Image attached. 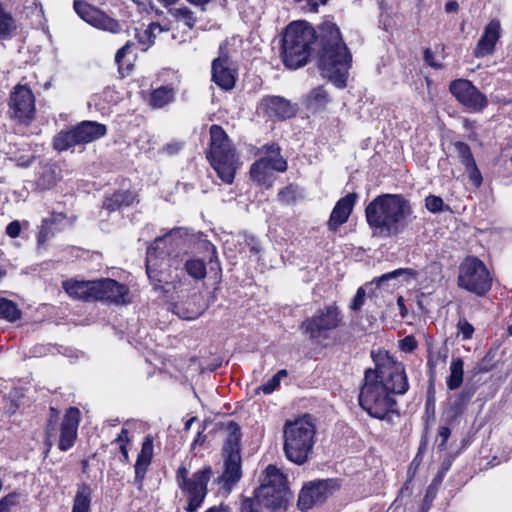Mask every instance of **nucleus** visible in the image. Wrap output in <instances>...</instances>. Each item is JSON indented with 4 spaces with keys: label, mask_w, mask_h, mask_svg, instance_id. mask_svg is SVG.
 Returning <instances> with one entry per match:
<instances>
[{
    "label": "nucleus",
    "mask_w": 512,
    "mask_h": 512,
    "mask_svg": "<svg viewBox=\"0 0 512 512\" xmlns=\"http://www.w3.org/2000/svg\"><path fill=\"white\" fill-rule=\"evenodd\" d=\"M19 501V493L11 492L0 499V512H10Z\"/></svg>",
    "instance_id": "obj_45"
},
{
    "label": "nucleus",
    "mask_w": 512,
    "mask_h": 512,
    "mask_svg": "<svg viewBox=\"0 0 512 512\" xmlns=\"http://www.w3.org/2000/svg\"><path fill=\"white\" fill-rule=\"evenodd\" d=\"M458 286L479 297L492 287V277L483 261L475 256L466 257L459 266Z\"/></svg>",
    "instance_id": "obj_9"
},
{
    "label": "nucleus",
    "mask_w": 512,
    "mask_h": 512,
    "mask_svg": "<svg viewBox=\"0 0 512 512\" xmlns=\"http://www.w3.org/2000/svg\"><path fill=\"white\" fill-rule=\"evenodd\" d=\"M146 273L155 288L168 284L171 280L170 264L164 250L148 246L146 253Z\"/></svg>",
    "instance_id": "obj_15"
},
{
    "label": "nucleus",
    "mask_w": 512,
    "mask_h": 512,
    "mask_svg": "<svg viewBox=\"0 0 512 512\" xmlns=\"http://www.w3.org/2000/svg\"><path fill=\"white\" fill-rule=\"evenodd\" d=\"M356 200L357 194L349 193L337 201L328 220V228L331 231H336L348 220Z\"/></svg>",
    "instance_id": "obj_23"
},
{
    "label": "nucleus",
    "mask_w": 512,
    "mask_h": 512,
    "mask_svg": "<svg viewBox=\"0 0 512 512\" xmlns=\"http://www.w3.org/2000/svg\"><path fill=\"white\" fill-rule=\"evenodd\" d=\"M135 199L136 195L131 191H118L105 199L103 207L109 212H113L131 206Z\"/></svg>",
    "instance_id": "obj_30"
},
{
    "label": "nucleus",
    "mask_w": 512,
    "mask_h": 512,
    "mask_svg": "<svg viewBox=\"0 0 512 512\" xmlns=\"http://www.w3.org/2000/svg\"><path fill=\"white\" fill-rule=\"evenodd\" d=\"M451 434L450 428L447 426H441L438 429L437 440L440 438V442L438 443V448L440 450H444L446 448V442Z\"/></svg>",
    "instance_id": "obj_57"
},
{
    "label": "nucleus",
    "mask_w": 512,
    "mask_h": 512,
    "mask_svg": "<svg viewBox=\"0 0 512 512\" xmlns=\"http://www.w3.org/2000/svg\"><path fill=\"white\" fill-rule=\"evenodd\" d=\"M205 512H231V509L227 505L220 504L219 506H212Z\"/></svg>",
    "instance_id": "obj_64"
},
{
    "label": "nucleus",
    "mask_w": 512,
    "mask_h": 512,
    "mask_svg": "<svg viewBox=\"0 0 512 512\" xmlns=\"http://www.w3.org/2000/svg\"><path fill=\"white\" fill-rule=\"evenodd\" d=\"M206 309L203 297L200 294H193L184 302L173 305V313L184 320H194L198 318Z\"/></svg>",
    "instance_id": "obj_26"
},
{
    "label": "nucleus",
    "mask_w": 512,
    "mask_h": 512,
    "mask_svg": "<svg viewBox=\"0 0 512 512\" xmlns=\"http://www.w3.org/2000/svg\"><path fill=\"white\" fill-rule=\"evenodd\" d=\"M408 388L404 365L387 357L375 369L365 371L359 404L371 417L391 422L398 416L393 395H403Z\"/></svg>",
    "instance_id": "obj_2"
},
{
    "label": "nucleus",
    "mask_w": 512,
    "mask_h": 512,
    "mask_svg": "<svg viewBox=\"0 0 512 512\" xmlns=\"http://www.w3.org/2000/svg\"><path fill=\"white\" fill-rule=\"evenodd\" d=\"M424 60L429 66H431L433 68L441 67V64L434 61V54L431 51V49H429V48L425 49V51H424Z\"/></svg>",
    "instance_id": "obj_61"
},
{
    "label": "nucleus",
    "mask_w": 512,
    "mask_h": 512,
    "mask_svg": "<svg viewBox=\"0 0 512 512\" xmlns=\"http://www.w3.org/2000/svg\"><path fill=\"white\" fill-rule=\"evenodd\" d=\"M448 357V348L446 346L436 347L432 344L428 346L427 366L429 369L430 380H434L437 374V367L444 365Z\"/></svg>",
    "instance_id": "obj_29"
},
{
    "label": "nucleus",
    "mask_w": 512,
    "mask_h": 512,
    "mask_svg": "<svg viewBox=\"0 0 512 512\" xmlns=\"http://www.w3.org/2000/svg\"><path fill=\"white\" fill-rule=\"evenodd\" d=\"M458 332L461 333L463 340H469L474 333V327L467 321L466 318H460L457 323Z\"/></svg>",
    "instance_id": "obj_49"
},
{
    "label": "nucleus",
    "mask_w": 512,
    "mask_h": 512,
    "mask_svg": "<svg viewBox=\"0 0 512 512\" xmlns=\"http://www.w3.org/2000/svg\"><path fill=\"white\" fill-rule=\"evenodd\" d=\"M450 93L468 111L478 113L488 106V99L470 80L459 78L449 84Z\"/></svg>",
    "instance_id": "obj_12"
},
{
    "label": "nucleus",
    "mask_w": 512,
    "mask_h": 512,
    "mask_svg": "<svg viewBox=\"0 0 512 512\" xmlns=\"http://www.w3.org/2000/svg\"><path fill=\"white\" fill-rule=\"evenodd\" d=\"M262 483L276 488H288L286 476L275 465H268Z\"/></svg>",
    "instance_id": "obj_35"
},
{
    "label": "nucleus",
    "mask_w": 512,
    "mask_h": 512,
    "mask_svg": "<svg viewBox=\"0 0 512 512\" xmlns=\"http://www.w3.org/2000/svg\"><path fill=\"white\" fill-rule=\"evenodd\" d=\"M443 477H444V472H439L437 474V476L433 479V481L431 482V484L429 485L428 489H427V493H426V496H425V500L427 499V497L429 496V493L430 491L435 487L437 488L438 485H440V483L442 482L443 480Z\"/></svg>",
    "instance_id": "obj_63"
},
{
    "label": "nucleus",
    "mask_w": 512,
    "mask_h": 512,
    "mask_svg": "<svg viewBox=\"0 0 512 512\" xmlns=\"http://www.w3.org/2000/svg\"><path fill=\"white\" fill-rule=\"evenodd\" d=\"M297 104L281 96L268 95L261 99L258 110L272 120H285L297 112Z\"/></svg>",
    "instance_id": "obj_16"
},
{
    "label": "nucleus",
    "mask_w": 512,
    "mask_h": 512,
    "mask_svg": "<svg viewBox=\"0 0 512 512\" xmlns=\"http://www.w3.org/2000/svg\"><path fill=\"white\" fill-rule=\"evenodd\" d=\"M51 223L52 220L50 219L43 220V223L37 235V243L39 247L43 246L46 243V241L49 240L54 235V233L50 229Z\"/></svg>",
    "instance_id": "obj_43"
},
{
    "label": "nucleus",
    "mask_w": 512,
    "mask_h": 512,
    "mask_svg": "<svg viewBox=\"0 0 512 512\" xmlns=\"http://www.w3.org/2000/svg\"><path fill=\"white\" fill-rule=\"evenodd\" d=\"M58 417V411L54 407H50V420L46 428V445L48 449L51 448L52 442L50 438L53 436V433L55 431V426L53 424V419H57Z\"/></svg>",
    "instance_id": "obj_52"
},
{
    "label": "nucleus",
    "mask_w": 512,
    "mask_h": 512,
    "mask_svg": "<svg viewBox=\"0 0 512 512\" xmlns=\"http://www.w3.org/2000/svg\"><path fill=\"white\" fill-rule=\"evenodd\" d=\"M184 269L194 280H202L206 277V263L200 258H190L186 260Z\"/></svg>",
    "instance_id": "obj_37"
},
{
    "label": "nucleus",
    "mask_w": 512,
    "mask_h": 512,
    "mask_svg": "<svg viewBox=\"0 0 512 512\" xmlns=\"http://www.w3.org/2000/svg\"><path fill=\"white\" fill-rule=\"evenodd\" d=\"M129 432L126 428H122L120 433L115 438L114 442L127 445L130 442V438L128 436Z\"/></svg>",
    "instance_id": "obj_62"
},
{
    "label": "nucleus",
    "mask_w": 512,
    "mask_h": 512,
    "mask_svg": "<svg viewBox=\"0 0 512 512\" xmlns=\"http://www.w3.org/2000/svg\"><path fill=\"white\" fill-rule=\"evenodd\" d=\"M465 170L468 174L469 180L472 182V184L478 188L482 185L483 178L480 170L477 167L476 161L473 163L465 166Z\"/></svg>",
    "instance_id": "obj_44"
},
{
    "label": "nucleus",
    "mask_w": 512,
    "mask_h": 512,
    "mask_svg": "<svg viewBox=\"0 0 512 512\" xmlns=\"http://www.w3.org/2000/svg\"><path fill=\"white\" fill-rule=\"evenodd\" d=\"M309 101L317 106H322L328 101V95L323 87L313 89L309 94Z\"/></svg>",
    "instance_id": "obj_47"
},
{
    "label": "nucleus",
    "mask_w": 512,
    "mask_h": 512,
    "mask_svg": "<svg viewBox=\"0 0 512 512\" xmlns=\"http://www.w3.org/2000/svg\"><path fill=\"white\" fill-rule=\"evenodd\" d=\"M365 295V290L362 287L358 288L352 302L350 303V309L353 311H359L364 304Z\"/></svg>",
    "instance_id": "obj_54"
},
{
    "label": "nucleus",
    "mask_w": 512,
    "mask_h": 512,
    "mask_svg": "<svg viewBox=\"0 0 512 512\" xmlns=\"http://www.w3.org/2000/svg\"><path fill=\"white\" fill-rule=\"evenodd\" d=\"M289 495V488H276L261 483L255 490L253 499L273 511H280L286 508Z\"/></svg>",
    "instance_id": "obj_18"
},
{
    "label": "nucleus",
    "mask_w": 512,
    "mask_h": 512,
    "mask_svg": "<svg viewBox=\"0 0 512 512\" xmlns=\"http://www.w3.org/2000/svg\"><path fill=\"white\" fill-rule=\"evenodd\" d=\"M454 149L457 153L458 158L461 163L465 166L473 163L475 161L472 151L468 144L462 141H456L454 144Z\"/></svg>",
    "instance_id": "obj_40"
},
{
    "label": "nucleus",
    "mask_w": 512,
    "mask_h": 512,
    "mask_svg": "<svg viewBox=\"0 0 512 512\" xmlns=\"http://www.w3.org/2000/svg\"><path fill=\"white\" fill-rule=\"evenodd\" d=\"M17 30V23L14 17L3 8L0 3V38L10 39Z\"/></svg>",
    "instance_id": "obj_36"
},
{
    "label": "nucleus",
    "mask_w": 512,
    "mask_h": 512,
    "mask_svg": "<svg viewBox=\"0 0 512 512\" xmlns=\"http://www.w3.org/2000/svg\"><path fill=\"white\" fill-rule=\"evenodd\" d=\"M210 144L206 157L218 177L226 184L234 181L240 167L239 157L225 130L216 124L210 127Z\"/></svg>",
    "instance_id": "obj_4"
},
{
    "label": "nucleus",
    "mask_w": 512,
    "mask_h": 512,
    "mask_svg": "<svg viewBox=\"0 0 512 512\" xmlns=\"http://www.w3.org/2000/svg\"><path fill=\"white\" fill-rule=\"evenodd\" d=\"M278 199L283 203H291L296 199V188L289 185L278 192Z\"/></svg>",
    "instance_id": "obj_51"
},
{
    "label": "nucleus",
    "mask_w": 512,
    "mask_h": 512,
    "mask_svg": "<svg viewBox=\"0 0 512 512\" xmlns=\"http://www.w3.org/2000/svg\"><path fill=\"white\" fill-rule=\"evenodd\" d=\"M56 183V175L53 169L46 168L43 170L37 180V184L42 189H49Z\"/></svg>",
    "instance_id": "obj_41"
},
{
    "label": "nucleus",
    "mask_w": 512,
    "mask_h": 512,
    "mask_svg": "<svg viewBox=\"0 0 512 512\" xmlns=\"http://www.w3.org/2000/svg\"><path fill=\"white\" fill-rule=\"evenodd\" d=\"M464 362L460 357L454 358L450 364V375L446 380L449 390H457L463 383Z\"/></svg>",
    "instance_id": "obj_32"
},
{
    "label": "nucleus",
    "mask_w": 512,
    "mask_h": 512,
    "mask_svg": "<svg viewBox=\"0 0 512 512\" xmlns=\"http://www.w3.org/2000/svg\"><path fill=\"white\" fill-rule=\"evenodd\" d=\"M399 347L402 351L410 353L417 348V341L414 336L408 335L400 340Z\"/></svg>",
    "instance_id": "obj_55"
},
{
    "label": "nucleus",
    "mask_w": 512,
    "mask_h": 512,
    "mask_svg": "<svg viewBox=\"0 0 512 512\" xmlns=\"http://www.w3.org/2000/svg\"><path fill=\"white\" fill-rule=\"evenodd\" d=\"M227 438L223 446L224 471L218 478L219 484L229 493L242 476L240 454L241 428L238 423L227 424Z\"/></svg>",
    "instance_id": "obj_6"
},
{
    "label": "nucleus",
    "mask_w": 512,
    "mask_h": 512,
    "mask_svg": "<svg viewBox=\"0 0 512 512\" xmlns=\"http://www.w3.org/2000/svg\"><path fill=\"white\" fill-rule=\"evenodd\" d=\"M318 46V65L323 77L336 87L344 88L352 63V54L342 39L339 27L330 20L323 21L315 30L307 21L290 23L282 41V61L289 69L307 64Z\"/></svg>",
    "instance_id": "obj_1"
},
{
    "label": "nucleus",
    "mask_w": 512,
    "mask_h": 512,
    "mask_svg": "<svg viewBox=\"0 0 512 512\" xmlns=\"http://www.w3.org/2000/svg\"><path fill=\"white\" fill-rule=\"evenodd\" d=\"M128 288L117 281L105 278L97 280L96 301H108L115 304L126 303Z\"/></svg>",
    "instance_id": "obj_21"
},
{
    "label": "nucleus",
    "mask_w": 512,
    "mask_h": 512,
    "mask_svg": "<svg viewBox=\"0 0 512 512\" xmlns=\"http://www.w3.org/2000/svg\"><path fill=\"white\" fill-rule=\"evenodd\" d=\"M21 311L11 300L0 297V318L9 322H15L21 318Z\"/></svg>",
    "instance_id": "obj_38"
},
{
    "label": "nucleus",
    "mask_w": 512,
    "mask_h": 512,
    "mask_svg": "<svg viewBox=\"0 0 512 512\" xmlns=\"http://www.w3.org/2000/svg\"><path fill=\"white\" fill-rule=\"evenodd\" d=\"M262 150L265 152V157H271V158H278L282 157L280 154V147L279 145L272 143V144H266L262 147Z\"/></svg>",
    "instance_id": "obj_58"
},
{
    "label": "nucleus",
    "mask_w": 512,
    "mask_h": 512,
    "mask_svg": "<svg viewBox=\"0 0 512 512\" xmlns=\"http://www.w3.org/2000/svg\"><path fill=\"white\" fill-rule=\"evenodd\" d=\"M80 145L74 128L60 131L53 139V148L59 152Z\"/></svg>",
    "instance_id": "obj_33"
},
{
    "label": "nucleus",
    "mask_w": 512,
    "mask_h": 512,
    "mask_svg": "<svg viewBox=\"0 0 512 512\" xmlns=\"http://www.w3.org/2000/svg\"><path fill=\"white\" fill-rule=\"evenodd\" d=\"M80 421L79 409L77 407H70L66 411L60 427L58 448L61 451H67L75 444Z\"/></svg>",
    "instance_id": "obj_20"
},
{
    "label": "nucleus",
    "mask_w": 512,
    "mask_h": 512,
    "mask_svg": "<svg viewBox=\"0 0 512 512\" xmlns=\"http://www.w3.org/2000/svg\"><path fill=\"white\" fill-rule=\"evenodd\" d=\"M92 501V489L86 483L77 485L76 495L73 500L72 512H90Z\"/></svg>",
    "instance_id": "obj_31"
},
{
    "label": "nucleus",
    "mask_w": 512,
    "mask_h": 512,
    "mask_svg": "<svg viewBox=\"0 0 512 512\" xmlns=\"http://www.w3.org/2000/svg\"><path fill=\"white\" fill-rule=\"evenodd\" d=\"M280 381L278 380V377L273 376L271 379H269L266 383L259 386L257 388V391H262L264 394H271L276 390V388L279 386Z\"/></svg>",
    "instance_id": "obj_56"
},
{
    "label": "nucleus",
    "mask_w": 512,
    "mask_h": 512,
    "mask_svg": "<svg viewBox=\"0 0 512 512\" xmlns=\"http://www.w3.org/2000/svg\"><path fill=\"white\" fill-rule=\"evenodd\" d=\"M261 505L253 498H243L238 512H262Z\"/></svg>",
    "instance_id": "obj_48"
},
{
    "label": "nucleus",
    "mask_w": 512,
    "mask_h": 512,
    "mask_svg": "<svg viewBox=\"0 0 512 512\" xmlns=\"http://www.w3.org/2000/svg\"><path fill=\"white\" fill-rule=\"evenodd\" d=\"M338 488L339 484L335 479L310 481L302 487L297 506L301 511H307L316 505H321Z\"/></svg>",
    "instance_id": "obj_11"
},
{
    "label": "nucleus",
    "mask_w": 512,
    "mask_h": 512,
    "mask_svg": "<svg viewBox=\"0 0 512 512\" xmlns=\"http://www.w3.org/2000/svg\"><path fill=\"white\" fill-rule=\"evenodd\" d=\"M425 207L431 213H439L443 211L444 201L439 196L429 195L425 199Z\"/></svg>",
    "instance_id": "obj_46"
},
{
    "label": "nucleus",
    "mask_w": 512,
    "mask_h": 512,
    "mask_svg": "<svg viewBox=\"0 0 512 512\" xmlns=\"http://www.w3.org/2000/svg\"><path fill=\"white\" fill-rule=\"evenodd\" d=\"M212 476L210 466L195 472L188 477V469L181 465L176 472V483L182 493L187 496L188 503L184 507L187 512H196L202 505L208 493V482Z\"/></svg>",
    "instance_id": "obj_8"
},
{
    "label": "nucleus",
    "mask_w": 512,
    "mask_h": 512,
    "mask_svg": "<svg viewBox=\"0 0 512 512\" xmlns=\"http://www.w3.org/2000/svg\"><path fill=\"white\" fill-rule=\"evenodd\" d=\"M21 231V224L19 221H12L6 227V233L11 238H16L19 236Z\"/></svg>",
    "instance_id": "obj_59"
},
{
    "label": "nucleus",
    "mask_w": 512,
    "mask_h": 512,
    "mask_svg": "<svg viewBox=\"0 0 512 512\" xmlns=\"http://www.w3.org/2000/svg\"><path fill=\"white\" fill-rule=\"evenodd\" d=\"M153 437L147 435L142 443L141 451L137 456L135 463L134 484L141 491L143 489V481L153 456Z\"/></svg>",
    "instance_id": "obj_24"
},
{
    "label": "nucleus",
    "mask_w": 512,
    "mask_h": 512,
    "mask_svg": "<svg viewBox=\"0 0 512 512\" xmlns=\"http://www.w3.org/2000/svg\"><path fill=\"white\" fill-rule=\"evenodd\" d=\"M130 43H126L123 47H121L116 55H115V62L118 64V67H119V72L122 73V70H123V63H122V59L124 58V56L126 55V53L128 52V50L130 49Z\"/></svg>",
    "instance_id": "obj_60"
},
{
    "label": "nucleus",
    "mask_w": 512,
    "mask_h": 512,
    "mask_svg": "<svg viewBox=\"0 0 512 512\" xmlns=\"http://www.w3.org/2000/svg\"><path fill=\"white\" fill-rule=\"evenodd\" d=\"M160 29L158 25L152 24L148 29H145L142 33L137 34V38L140 44L143 45L142 50H147L153 43V30Z\"/></svg>",
    "instance_id": "obj_42"
},
{
    "label": "nucleus",
    "mask_w": 512,
    "mask_h": 512,
    "mask_svg": "<svg viewBox=\"0 0 512 512\" xmlns=\"http://www.w3.org/2000/svg\"><path fill=\"white\" fill-rule=\"evenodd\" d=\"M283 434L286 458L297 465L304 464L315 443V427L310 416L305 415L295 421L286 422Z\"/></svg>",
    "instance_id": "obj_5"
},
{
    "label": "nucleus",
    "mask_w": 512,
    "mask_h": 512,
    "mask_svg": "<svg viewBox=\"0 0 512 512\" xmlns=\"http://www.w3.org/2000/svg\"><path fill=\"white\" fill-rule=\"evenodd\" d=\"M171 15L179 22H183L188 29H192L196 23L194 13L187 7L170 10Z\"/></svg>",
    "instance_id": "obj_39"
},
{
    "label": "nucleus",
    "mask_w": 512,
    "mask_h": 512,
    "mask_svg": "<svg viewBox=\"0 0 512 512\" xmlns=\"http://www.w3.org/2000/svg\"><path fill=\"white\" fill-rule=\"evenodd\" d=\"M74 131L80 145H82L102 138L106 134L107 129L104 124L95 121H83L74 127Z\"/></svg>",
    "instance_id": "obj_27"
},
{
    "label": "nucleus",
    "mask_w": 512,
    "mask_h": 512,
    "mask_svg": "<svg viewBox=\"0 0 512 512\" xmlns=\"http://www.w3.org/2000/svg\"><path fill=\"white\" fill-rule=\"evenodd\" d=\"M288 164L283 157H261L250 167V177L257 185L270 188L275 180L274 171L285 172Z\"/></svg>",
    "instance_id": "obj_14"
},
{
    "label": "nucleus",
    "mask_w": 512,
    "mask_h": 512,
    "mask_svg": "<svg viewBox=\"0 0 512 512\" xmlns=\"http://www.w3.org/2000/svg\"><path fill=\"white\" fill-rule=\"evenodd\" d=\"M73 8L83 21L96 29L112 34H118L122 31V25L118 20L84 0H74Z\"/></svg>",
    "instance_id": "obj_13"
},
{
    "label": "nucleus",
    "mask_w": 512,
    "mask_h": 512,
    "mask_svg": "<svg viewBox=\"0 0 512 512\" xmlns=\"http://www.w3.org/2000/svg\"><path fill=\"white\" fill-rule=\"evenodd\" d=\"M412 214L410 202L400 194H382L365 208V217L374 236L391 237L402 233Z\"/></svg>",
    "instance_id": "obj_3"
},
{
    "label": "nucleus",
    "mask_w": 512,
    "mask_h": 512,
    "mask_svg": "<svg viewBox=\"0 0 512 512\" xmlns=\"http://www.w3.org/2000/svg\"><path fill=\"white\" fill-rule=\"evenodd\" d=\"M501 36V26L498 20H491L485 27L475 49L474 56L482 58L492 55L495 51L496 43Z\"/></svg>",
    "instance_id": "obj_22"
},
{
    "label": "nucleus",
    "mask_w": 512,
    "mask_h": 512,
    "mask_svg": "<svg viewBox=\"0 0 512 512\" xmlns=\"http://www.w3.org/2000/svg\"><path fill=\"white\" fill-rule=\"evenodd\" d=\"M175 91L171 86H161L151 93L150 104L155 108H162L172 102Z\"/></svg>",
    "instance_id": "obj_34"
},
{
    "label": "nucleus",
    "mask_w": 512,
    "mask_h": 512,
    "mask_svg": "<svg viewBox=\"0 0 512 512\" xmlns=\"http://www.w3.org/2000/svg\"><path fill=\"white\" fill-rule=\"evenodd\" d=\"M8 114L19 124L29 125L35 118V96L27 85L17 84L10 93Z\"/></svg>",
    "instance_id": "obj_10"
},
{
    "label": "nucleus",
    "mask_w": 512,
    "mask_h": 512,
    "mask_svg": "<svg viewBox=\"0 0 512 512\" xmlns=\"http://www.w3.org/2000/svg\"><path fill=\"white\" fill-rule=\"evenodd\" d=\"M226 47L221 44L219 56L212 61V80L220 88L230 90L235 85V77Z\"/></svg>",
    "instance_id": "obj_17"
},
{
    "label": "nucleus",
    "mask_w": 512,
    "mask_h": 512,
    "mask_svg": "<svg viewBox=\"0 0 512 512\" xmlns=\"http://www.w3.org/2000/svg\"><path fill=\"white\" fill-rule=\"evenodd\" d=\"M343 322V314L336 303L319 308L311 317L300 325L302 333L311 341L320 343L328 339V333L339 328Z\"/></svg>",
    "instance_id": "obj_7"
},
{
    "label": "nucleus",
    "mask_w": 512,
    "mask_h": 512,
    "mask_svg": "<svg viewBox=\"0 0 512 512\" xmlns=\"http://www.w3.org/2000/svg\"><path fill=\"white\" fill-rule=\"evenodd\" d=\"M189 230L184 227H176L161 237L155 238L149 247L157 248V251L164 250L165 256L171 255L176 250L183 249L189 241Z\"/></svg>",
    "instance_id": "obj_19"
},
{
    "label": "nucleus",
    "mask_w": 512,
    "mask_h": 512,
    "mask_svg": "<svg viewBox=\"0 0 512 512\" xmlns=\"http://www.w3.org/2000/svg\"><path fill=\"white\" fill-rule=\"evenodd\" d=\"M406 273H411V270L410 269H404V268L396 269V270H394L392 272L383 274L379 278L375 279L374 282L376 283V285L378 287H381L385 282H387L389 280H392V279H395L398 276L406 274Z\"/></svg>",
    "instance_id": "obj_50"
},
{
    "label": "nucleus",
    "mask_w": 512,
    "mask_h": 512,
    "mask_svg": "<svg viewBox=\"0 0 512 512\" xmlns=\"http://www.w3.org/2000/svg\"><path fill=\"white\" fill-rule=\"evenodd\" d=\"M302 10L308 12H316L320 5H323L327 0H295Z\"/></svg>",
    "instance_id": "obj_53"
},
{
    "label": "nucleus",
    "mask_w": 512,
    "mask_h": 512,
    "mask_svg": "<svg viewBox=\"0 0 512 512\" xmlns=\"http://www.w3.org/2000/svg\"><path fill=\"white\" fill-rule=\"evenodd\" d=\"M477 386L473 383L467 382L463 390L457 395L454 403L447 410V418L452 421L460 414L466 405L470 402L475 395Z\"/></svg>",
    "instance_id": "obj_28"
},
{
    "label": "nucleus",
    "mask_w": 512,
    "mask_h": 512,
    "mask_svg": "<svg viewBox=\"0 0 512 512\" xmlns=\"http://www.w3.org/2000/svg\"><path fill=\"white\" fill-rule=\"evenodd\" d=\"M63 289L69 296H71L74 299L96 301L97 280H66L63 282Z\"/></svg>",
    "instance_id": "obj_25"
}]
</instances>
